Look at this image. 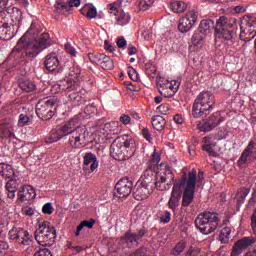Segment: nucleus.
<instances>
[{
    "mask_svg": "<svg viewBox=\"0 0 256 256\" xmlns=\"http://www.w3.org/2000/svg\"><path fill=\"white\" fill-rule=\"evenodd\" d=\"M34 256H52L51 250L44 248L34 254Z\"/></svg>",
    "mask_w": 256,
    "mask_h": 256,
    "instance_id": "61",
    "label": "nucleus"
},
{
    "mask_svg": "<svg viewBox=\"0 0 256 256\" xmlns=\"http://www.w3.org/2000/svg\"><path fill=\"white\" fill-rule=\"evenodd\" d=\"M99 65H100V67H102V69H106L107 71H111L115 67L113 60L105 54L102 55Z\"/></svg>",
    "mask_w": 256,
    "mask_h": 256,
    "instance_id": "33",
    "label": "nucleus"
},
{
    "mask_svg": "<svg viewBox=\"0 0 256 256\" xmlns=\"http://www.w3.org/2000/svg\"><path fill=\"white\" fill-rule=\"evenodd\" d=\"M215 109V97L209 91H202L194 100L192 116L199 119L203 115H209Z\"/></svg>",
    "mask_w": 256,
    "mask_h": 256,
    "instance_id": "3",
    "label": "nucleus"
},
{
    "mask_svg": "<svg viewBox=\"0 0 256 256\" xmlns=\"http://www.w3.org/2000/svg\"><path fill=\"white\" fill-rule=\"evenodd\" d=\"M44 65L50 73H63V66H61L56 53L48 54L44 60Z\"/></svg>",
    "mask_w": 256,
    "mask_h": 256,
    "instance_id": "18",
    "label": "nucleus"
},
{
    "mask_svg": "<svg viewBox=\"0 0 256 256\" xmlns=\"http://www.w3.org/2000/svg\"><path fill=\"white\" fill-rule=\"evenodd\" d=\"M79 77H81V68H79V66H72L66 80L67 85H69V87L79 85Z\"/></svg>",
    "mask_w": 256,
    "mask_h": 256,
    "instance_id": "27",
    "label": "nucleus"
},
{
    "mask_svg": "<svg viewBox=\"0 0 256 256\" xmlns=\"http://www.w3.org/2000/svg\"><path fill=\"white\" fill-rule=\"evenodd\" d=\"M34 237L42 247H51L55 245V239H57V230L51 226V222L43 221L38 225V228L34 232Z\"/></svg>",
    "mask_w": 256,
    "mask_h": 256,
    "instance_id": "5",
    "label": "nucleus"
},
{
    "mask_svg": "<svg viewBox=\"0 0 256 256\" xmlns=\"http://www.w3.org/2000/svg\"><path fill=\"white\" fill-rule=\"evenodd\" d=\"M175 181V175L167 163L160 164L156 169L154 185L159 191H169Z\"/></svg>",
    "mask_w": 256,
    "mask_h": 256,
    "instance_id": "7",
    "label": "nucleus"
},
{
    "mask_svg": "<svg viewBox=\"0 0 256 256\" xmlns=\"http://www.w3.org/2000/svg\"><path fill=\"white\" fill-rule=\"evenodd\" d=\"M142 135L144 139H146V141H148L149 143H151V141L153 140V138L151 137V132H149V129L147 128H144L142 130Z\"/></svg>",
    "mask_w": 256,
    "mask_h": 256,
    "instance_id": "62",
    "label": "nucleus"
},
{
    "mask_svg": "<svg viewBox=\"0 0 256 256\" xmlns=\"http://www.w3.org/2000/svg\"><path fill=\"white\" fill-rule=\"evenodd\" d=\"M118 127H119V122H110L105 125V129L112 132L117 131Z\"/></svg>",
    "mask_w": 256,
    "mask_h": 256,
    "instance_id": "58",
    "label": "nucleus"
},
{
    "mask_svg": "<svg viewBox=\"0 0 256 256\" xmlns=\"http://www.w3.org/2000/svg\"><path fill=\"white\" fill-rule=\"evenodd\" d=\"M83 171H89V173H95L99 169V160L97 155L92 152H88L83 157Z\"/></svg>",
    "mask_w": 256,
    "mask_h": 256,
    "instance_id": "19",
    "label": "nucleus"
},
{
    "mask_svg": "<svg viewBox=\"0 0 256 256\" xmlns=\"http://www.w3.org/2000/svg\"><path fill=\"white\" fill-rule=\"evenodd\" d=\"M93 225H95V220L93 219L82 221L75 232L76 237H79V235H81V231H83L84 227H87V229H93Z\"/></svg>",
    "mask_w": 256,
    "mask_h": 256,
    "instance_id": "37",
    "label": "nucleus"
},
{
    "mask_svg": "<svg viewBox=\"0 0 256 256\" xmlns=\"http://www.w3.org/2000/svg\"><path fill=\"white\" fill-rule=\"evenodd\" d=\"M72 147H83L89 144V130L84 126H78L69 138Z\"/></svg>",
    "mask_w": 256,
    "mask_h": 256,
    "instance_id": "13",
    "label": "nucleus"
},
{
    "mask_svg": "<svg viewBox=\"0 0 256 256\" xmlns=\"http://www.w3.org/2000/svg\"><path fill=\"white\" fill-rule=\"evenodd\" d=\"M83 120V116L81 114H78L74 116L72 119H70L68 122H66L61 128L62 131L65 133V135H73V131H75L76 128L81 127V121Z\"/></svg>",
    "mask_w": 256,
    "mask_h": 256,
    "instance_id": "22",
    "label": "nucleus"
},
{
    "mask_svg": "<svg viewBox=\"0 0 256 256\" xmlns=\"http://www.w3.org/2000/svg\"><path fill=\"white\" fill-rule=\"evenodd\" d=\"M62 137H67V135L62 128H59L50 135V137L46 140V143H57V141H61Z\"/></svg>",
    "mask_w": 256,
    "mask_h": 256,
    "instance_id": "32",
    "label": "nucleus"
},
{
    "mask_svg": "<svg viewBox=\"0 0 256 256\" xmlns=\"http://www.w3.org/2000/svg\"><path fill=\"white\" fill-rule=\"evenodd\" d=\"M15 27L17 26L10 25L9 23H3L0 26V39L3 41H9V39H13V36L17 33L15 32Z\"/></svg>",
    "mask_w": 256,
    "mask_h": 256,
    "instance_id": "26",
    "label": "nucleus"
},
{
    "mask_svg": "<svg viewBox=\"0 0 256 256\" xmlns=\"http://www.w3.org/2000/svg\"><path fill=\"white\" fill-rule=\"evenodd\" d=\"M21 231H23V229H17V228H13L9 231V237L12 241H18L19 240V235L21 234Z\"/></svg>",
    "mask_w": 256,
    "mask_h": 256,
    "instance_id": "49",
    "label": "nucleus"
},
{
    "mask_svg": "<svg viewBox=\"0 0 256 256\" xmlns=\"http://www.w3.org/2000/svg\"><path fill=\"white\" fill-rule=\"evenodd\" d=\"M68 91V96L71 101L74 103H83L85 101V97H83V92L81 91V87L79 84L77 86L72 84V87H67Z\"/></svg>",
    "mask_w": 256,
    "mask_h": 256,
    "instance_id": "25",
    "label": "nucleus"
},
{
    "mask_svg": "<svg viewBox=\"0 0 256 256\" xmlns=\"http://www.w3.org/2000/svg\"><path fill=\"white\" fill-rule=\"evenodd\" d=\"M172 11L174 13H184V11L187 9V2L185 1H174L171 4Z\"/></svg>",
    "mask_w": 256,
    "mask_h": 256,
    "instance_id": "38",
    "label": "nucleus"
},
{
    "mask_svg": "<svg viewBox=\"0 0 256 256\" xmlns=\"http://www.w3.org/2000/svg\"><path fill=\"white\" fill-rule=\"evenodd\" d=\"M130 21H131V14L123 10H120L118 12L116 16L117 25H120V27H125V25H129Z\"/></svg>",
    "mask_w": 256,
    "mask_h": 256,
    "instance_id": "28",
    "label": "nucleus"
},
{
    "mask_svg": "<svg viewBox=\"0 0 256 256\" xmlns=\"http://www.w3.org/2000/svg\"><path fill=\"white\" fill-rule=\"evenodd\" d=\"M8 249H9V244L6 241H0V256L7 255Z\"/></svg>",
    "mask_w": 256,
    "mask_h": 256,
    "instance_id": "56",
    "label": "nucleus"
},
{
    "mask_svg": "<svg viewBox=\"0 0 256 256\" xmlns=\"http://www.w3.org/2000/svg\"><path fill=\"white\" fill-rule=\"evenodd\" d=\"M203 151H207V153L211 157H217L221 148L217 145V142L213 137L206 136L204 137V145L202 146Z\"/></svg>",
    "mask_w": 256,
    "mask_h": 256,
    "instance_id": "23",
    "label": "nucleus"
},
{
    "mask_svg": "<svg viewBox=\"0 0 256 256\" xmlns=\"http://www.w3.org/2000/svg\"><path fill=\"white\" fill-rule=\"evenodd\" d=\"M15 137V124L13 121H8L0 124V139H14Z\"/></svg>",
    "mask_w": 256,
    "mask_h": 256,
    "instance_id": "24",
    "label": "nucleus"
},
{
    "mask_svg": "<svg viewBox=\"0 0 256 256\" xmlns=\"http://www.w3.org/2000/svg\"><path fill=\"white\" fill-rule=\"evenodd\" d=\"M19 85L20 89H22V91H25L26 93H30V91H35V89H37L35 82L31 80L22 81Z\"/></svg>",
    "mask_w": 256,
    "mask_h": 256,
    "instance_id": "39",
    "label": "nucleus"
},
{
    "mask_svg": "<svg viewBox=\"0 0 256 256\" xmlns=\"http://www.w3.org/2000/svg\"><path fill=\"white\" fill-rule=\"evenodd\" d=\"M198 13L197 10H191L182 17L178 22V31L180 33H189L195 27V23H197Z\"/></svg>",
    "mask_w": 256,
    "mask_h": 256,
    "instance_id": "14",
    "label": "nucleus"
},
{
    "mask_svg": "<svg viewBox=\"0 0 256 256\" xmlns=\"http://www.w3.org/2000/svg\"><path fill=\"white\" fill-rule=\"evenodd\" d=\"M27 125H31V117L25 114H20L18 120V127H25Z\"/></svg>",
    "mask_w": 256,
    "mask_h": 256,
    "instance_id": "44",
    "label": "nucleus"
},
{
    "mask_svg": "<svg viewBox=\"0 0 256 256\" xmlns=\"http://www.w3.org/2000/svg\"><path fill=\"white\" fill-rule=\"evenodd\" d=\"M155 0H140L139 9L140 11H147L150 7H153Z\"/></svg>",
    "mask_w": 256,
    "mask_h": 256,
    "instance_id": "45",
    "label": "nucleus"
},
{
    "mask_svg": "<svg viewBox=\"0 0 256 256\" xmlns=\"http://www.w3.org/2000/svg\"><path fill=\"white\" fill-rule=\"evenodd\" d=\"M55 11L58 15H67V13L71 11V7L67 2H58V4L55 5Z\"/></svg>",
    "mask_w": 256,
    "mask_h": 256,
    "instance_id": "35",
    "label": "nucleus"
},
{
    "mask_svg": "<svg viewBox=\"0 0 256 256\" xmlns=\"http://www.w3.org/2000/svg\"><path fill=\"white\" fill-rule=\"evenodd\" d=\"M187 168L182 169V177L180 180L174 182L170 199L168 201L169 209L175 211L181 203L182 207H189L195 199V188L197 187V170L192 169L187 175Z\"/></svg>",
    "mask_w": 256,
    "mask_h": 256,
    "instance_id": "1",
    "label": "nucleus"
},
{
    "mask_svg": "<svg viewBox=\"0 0 256 256\" xmlns=\"http://www.w3.org/2000/svg\"><path fill=\"white\" fill-rule=\"evenodd\" d=\"M241 253H243V248L238 242H236L232 249L231 256H239Z\"/></svg>",
    "mask_w": 256,
    "mask_h": 256,
    "instance_id": "53",
    "label": "nucleus"
},
{
    "mask_svg": "<svg viewBox=\"0 0 256 256\" xmlns=\"http://www.w3.org/2000/svg\"><path fill=\"white\" fill-rule=\"evenodd\" d=\"M237 243L243 249H247V247H251V245L256 243V237H253V236L244 237V238L240 239Z\"/></svg>",
    "mask_w": 256,
    "mask_h": 256,
    "instance_id": "40",
    "label": "nucleus"
},
{
    "mask_svg": "<svg viewBox=\"0 0 256 256\" xmlns=\"http://www.w3.org/2000/svg\"><path fill=\"white\" fill-rule=\"evenodd\" d=\"M64 47L65 50L69 53V55H71V57H77V50L75 49V47H73V45L66 43Z\"/></svg>",
    "mask_w": 256,
    "mask_h": 256,
    "instance_id": "54",
    "label": "nucleus"
},
{
    "mask_svg": "<svg viewBox=\"0 0 256 256\" xmlns=\"http://www.w3.org/2000/svg\"><path fill=\"white\" fill-rule=\"evenodd\" d=\"M119 3L114 2L108 5V12L110 13V15H114V17H116L119 14Z\"/></svg>",
    "mask_w": 256,
    "mask_h": 256,
    "instance_id": "48",
    "label": "nucleus"
},
{
    "mask_svg": "<svg viewBox=\"0 0 256 256\" xmlns=\"http://www.w3.org/2000/svg\"><path fill=\"white\" fill-rule=\"evenodd\" d=\"M225 119L221 118V114L219 112H215L212 116H210L206 120H202L198 123L197 127L200 131L209 132L213 131L217 125L223 123Z\"/></svg>",
    "mask_w": 256,
    "mask_h": 256,
    "instance_id": "17",
    "label": "nucleus"
},
{
    "mask_svg": "<svg viewBox=\"0 0 256 256\" xmlns=\"http://www.w3.org/2000/svg\"><path fill=\"white\" fill-rule=\"evenodd\" d=\"M35 29H37V26L35 25V22H32L29 30L19 39L16 47L12 50L10 54L11 57H19V55H21V49H26V56L33 59L44 49L51 46V39L47 32L42 33L35 43L27 46V35H35Z\"/></svg>",
    "mask_w": 256,
    "mask_h": 256,
    "instance_id": "2",
    "label": "nucleus"
},
{
    "mask_svg": "<svg viewBox=\"0 0 256 256\" xmlns=\"http://www.w3.org/2000/svg\"><path fill=\"white\" fill-rule=\"evenodd\" d=\"M165 125H167V122L163 116L156 115L152 117V127H154L155 131H163Z\"/></svg>",
    "mask_w": 256,
    "mask_h": 256,
    "instance_id": "29",
    "label": "nucleus"
},
{
    "mask_svg": "<svg viewBox=\"0 0 256 256\" xmlns=\"http://www.w3.org/2000/svg\"><path fill=\"white\" fill-rule=\"evenodd\" d=\"M151 181H153V170L149 168L145 170L132 190V193L137 201H142V199L147 198V195L153 193V189L149 188V183H151Z\"/></svg>",
    "mask_w": 256,
    "mask_h": 256,
    "instance_id": "9",
    "label": "nucleus"
},
{
    "mask_svg": "<svg viewBox=\"0 0 256 256\" xmlns=\"http://www.w3.org/2000/svg\"><path fill=\"white\" fill-rule=\"evenodd\" d=\"M131 136L124 134L117 137L110 146V155L116 161H125L133 155L131 151Z\"/></svg>",
    "mask_w": 256,
    "mask_h": 256,
    "instance_id": "4",
    "label": "nucleus"
},
{
    "mask_svg": "<svg viewBox=\"0 0 256 256\" xmlns=\"http://www.w3.org/2000/svg\"><path fill=\"white\" fill-rule=\"evenodd\" d=\"M216 37L224 39L227 43L235 41L237 28H235V21L229 20L225 16H221L216 22Z\"/></svg>",
    "mask_w": 256,
    "mask_h": 256,
    "instance_id": "8",
    "label": "nucleus"
},
{
    "mask_svg": "<svg viewBox=\"0 0 256 256\" xmlns=\"http://www.w3.org/2000/svg\"><path fill=\"white\" fill-rule=\"evenodd\" d=\"M133 193V182L129 178L120 179L115 185V195L119 199H125Z\"/></svg>",
    "mask_w": 256,
    "mask_h": 256,
    "instance_id": "16",
    "label": "nucleus"
},
{
    "mask_svg": "<svg viewBox=\"0 0 256 256\" xmlns=\"http://www.w3.org/2000/svg\"><path fill=\"white\" fill-rule=\"evenodd\" d=\"M53 211H55V208H53L51 202L44 204L42 207V213H44V215H52Z\"/></svg>",
    "mask_w": 256,
    "mask_h": 256,
    "instance_id": "50",
    "label": "nucleus"
},
{
    "mask_svg": "<svg viewBox=\"0 0 256 256\" xmlns=\"http://www.w3.org/2000/svg\"><path fill=\"white\" fill-rule=\"evenodd\" d=\"M55 106V98L48 97L40 100L36 104V115L39 119H44L48 121L49 119H53V107Z\"/></svg>",
    "mask_w": 256,
    "mask_h": 256,
    "instance_id": "12",
    "label": "nucleus"
},
{
    "mask_svg": "<svg viewBox=\"0 0 256 256\" xmlns=\"http://www.w3.org/2000/svg\"><path fill=\"white\" fill-rule=\"evenodd\" d=\"M33 241V236L29 234L27 230H20V234L17 240V243L20 245H31V242Z\"/></svg>",
    "mask_w": 256,
    "mask_h": 256,
    "instance_id": "30",
    "label": "nucleus"
},
{
    "mask_svg": "<svg viewBox=\"0 0 256 256\" xmlns=\"http://www.w3.org/2000/svg\"><path fill=\"white\" fill-rule=\"evenodd\" d=\"M161 223H169L171 221V212L165 211L160 217Z\"/></svg>",
    "mask_w": 256,
    "mask_h": 256,
    "instance_id": "57",
    "label": "nucleus"
},
{
    "mask_svg": "<svg viewBox=\"0 0 256 256\" xmlns=\"http://www.w3.org/2000/svg\"><path fill=\"white\" fill-rule=\"evenodd\" d=\"M82 13H86L88 19H95L97 17V8L92 4H87L82 9Z\"/></svg>",
    "mask_w": 256,
    "mask_h": 256,
    "instance_id": "36",
    "label": "nucleus"
},
{
    "mask_svg": "<svg viewBox=\"0 0 256 256\" xmlns=\"http://www.w3.org/2000/svg\"><path fill=\"white\" fill-rule=\"evenodd\" d=\"M24 189H26V195L28 201H31L32 199H35L37 197V193L35 192V188L31 185H25Z\"/></svg>",
    "mask_w": 256,
    "mask_h": 256,
    "instance_id": "47",
    "label": "nucleus"
},
{
    "mask_svg": "<svg viewBox=\"0 0 256 256\" xmlns=\"http://www.w3.org/2000/svg\"><path fill=\"white\" fill-rule=\"evenodd\" d=\"M65 90V87L59 83L53 84L51 87L52 93H61V91Z\"/></svg>",
    "mask_w": 256,
    "mask_h": 256,
    "instance_id": "60",
    "label": "nucleus"
},
{
    "mask_svg": "<svg viewBox=\"0 0 256 256\" xmlns=\"http://www.w3.org/2000/svg\"><path fill=\"white\" fill-rule=\"evenodd\" d=\"M83 120V116L81 114H78L74 116L72 119H70L68 122H66L61 128L62 131L65 133V135H73V131H75L76 128L81 127V121Z\"/></svg>",
    "mask_w": 256,
    "mask_h": 256,
    "instance_id": "21",
    "label": "nucleus"
},
{
    "mask_svg": "<svg viewBox=\"0 0 256 256\" xmlns=\"http://www.w3.org/2000/svg\"><path fill=\"white\" fill-rule=\"evenodd\" d=\"M181 82L179 80H158V91L163 97H171L179 91Z\"/></svg>",
    "mask_w": 256,
    "mask_h": 256,
    "instance_id": "15",
    "label": "nucleus"
},
{
    "mask_svg": "<svg viewBox=\"0 0 256 256\" xmlns=\"http://www.w3.org/2000/svg\"><path fill=\"white\" fill-rule=\"evenodd\" d=\"M185 247H187V244L184 241L178 242L172 249L171 253L174 256H179L181 253L185 251Z\"/></svg>",
    "mask_w": 256,
    "mask_h": 256,
    "instance_id": "41",
    "label": "nucleus"
},
{
    "mask_svg": "<svg viewBox=\"0 0 256 256\" xmlns=\"http://www.w3.org/2000/svg\"><path fill=\"white\" fill-rule=\"evenodd\" d=\"M231 239V228L225 227L220 231V241L221 243H227Z\"/></svg>",
    "mask_w": 256,
    "mask_h": 256,
    "instance_id": "42",
    "label": "nucleus"
},
{
    "mask_svg": "<svg viewBox=\"0 0 256 256\" xmlns=\"http://www.w3.org/2000/svg\"><path fill=\"white\" fill-rule=\"evenodd\" d=\"M195 226L202 235H210L219 227V214L217 212H202L196 218Z\"/></svg>",
    "mask_w": 256,
    "mask_h": 256,
    "instance_id": "6",
    "label": "nucleus"
},
{
    "mask_svg": "<svg viewBox=\"0 0 256 256\" xmlns=\"http://www.w3.org/2000/svg\"><path fill=\"white\" fill-rule=\"evenodd\" d=\"M0 175L4 179H8L6 182V191L8 199H15L17 193V176H15V170L12 165L0 163Z\"/></svg>",
    "mask_w": 256,
    "mask_h": 256,
    "instance_id": "10",
    "label": "nucleus"
},
{
    "mask_svg": "<svg viewBox=\"0 0 256 256\" xmlns=\"http://www.w3.org/2000/svg\"><path fill=\"white\" fill-rule=\"evenodd\" d=\"M210 32L211 22H209V20H202L200 22L199 29L195 31L192 36V47H194L195 51L203 49V46L205 45V39Z\"/></svg>",
    "mask_w": 256,
    "mask_h": 256,
    "instance_id": "11",
    "label": "nucleus"
},
{
    "mask_svg": "<svg viewBox=\"0 0 256 256\" xmlns=\"http://www.w3.org/2000/svg\"><path fill=\"white\" fill-rule=\"evenodd\" d=\"M185 256H201V250L199 248L190 247Z\"/></svg>",
    "mask_w": 256,
    "mask_h": 256,
    "instance_id": "55",
    "label": "nucleus"
},
{
    "mask_svg": "<svg viewBox=\"0 0 256 256\" xmlns=\"http://www.w3.org/2000/svg\"><path fill=\"white\" fill-rule=\"evenodd\" d=\"M243 35H248V39H253L256 36L255 24L248 23L244 29L241 27L240 36L243 37Z\"/></svg>",
    "mask_w": 256,
    "mask_h": 256,
    "instance_id": "31",
    "label": "nucleus"
},
{
    "mask_svg": "<svg viewBox=\"0 0 256 256\" xmlns=\"http://www.w3.org/2000/svg\"><path fill=\"white\" fill-rule=\"evenodd\" d=\"M26 188L25 186H23L19 191H18V201H20L21 203H23V201L28 200L27 199V192H26Z\"/></svg>",
    "mask_w": 256,
    "mask_h": 256,
    "instance_id": "52",
    "label": "nucleus"
},
{
    "mask_svg": "<svg viewBox=\"0 0 256 256\" xmlns=\"http://www.w3.org/2000/svg\"><path fill=\"white\" fill-rule=\"evenodd\" d=\"M174 122L176 125H183V123H185V118H183V115L181 114H176L174 116Z\"/></svg>",
    "mask_w": 256,
    "mask_h": 256,
    "instance_id": "63",
    "label": "nucleus"
},
{
    "mask_svg": "<svg viewBox=\"0 0 256 256\" xmlns=\"http://www.w3.org/2000/svg\"><path fill=\"white\" fill-rule=\"evenodd\" d=\"M145 235V230H140L138 234H135L133 232H128L124 236L121 237L120 241L122 245H125L126 247H133L134 245H137L139 243V240Z\"/></svg>",
    "mask_w": 256,
    "mask_h": 256,
    "instance_id": "20",
    "label": "nucleus"
},
{
    "mask_svg": "<svg viewBox=\"0 0 256 256\" xmlns=\"http://www.w3.org/2000/svg\"><path fill=\"white\" fill-rule=\"evenodd\" d=\"M247 195H249V189L241 188L234 197L237 205H243V203H245Z\"/></svg>",
    "mask_w": 256,
    "mask_h": 256,
    "instance_id": "34",
    "label": "nucleus"
},
{
    "mask_svg": "<svg viewBox=\"0 0 256 256\" xmlns=\"http://www.w3.org/2000/svg\"><path fill=\"white\" fill-rule=\"evenodd\" d=\"M251 155H252V152L249 149H244L240 158L238 159V165L240 167H242V165H245L247 163L249 157H251Z\"/></svg>",
    "mask_w": 256,
    "mask_h": 256,
    "instance_id": "43",
    "label": "nucleus"
},
{
    "mask_svg": "<svg viewBox=\"0 0 256 256\" xmlns=\"http://www.w3.org/2000/svg\"><path fill=\"white\" fill-rule=\"evenodd\" d=\"M151 161L153 165H158V163L161 161V156L157 150H154L153 154L151 155Z\"/></svg>",
    "mask_w": 256,
    "mask_h": 256,
    "instance_id": "59",
    "label": "nucleus"
},
{
    "mask_svg": "<svg viewBox=\"0 0 256 256\" xmlns=\"http://www.w3.org/2000/svg\"><path fill=\"white\" fill-rule=\"evenodd\" d=\"M120 121L123 125H129V123H131V117L129 115L122 114L120 116Z\"/></svg>",
    "mask_w": 256,
    "mask_h": 256,
    "instance_id": "64",
    "label": "nucleus"
},
{
    "mask_svg": "<svg viewBox=\"0 0 256 256\" xmlns=\"http://www.w3.org/2000/svg\"><path fill=\"white\" fill-rule=\"evenodd\" d=\"M103 54L99 53H88V59L91 63H95L96 65H100Z\"/></svg>",
    "mask_w": 256,
    "mask_h": 256,
    "instance_id": "46",
    "label": "nucleus"
},
{
    "mask_svg": "<svg viewBox=\"0 0 256 256\" xmlns=\"http://www.w3.org/2000/svg\"><path fill=\"white\" fill-rule=\"evenodd\" d=\"M169 111H171L169 104H161L157 107V112L161 113V115H169Z\"/></svg>",
    "mask_w": 256,
    "mask_h": 256,
    "instance_id": "51",
    "label": "nucleus"
}]
</instances>
